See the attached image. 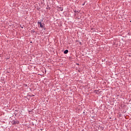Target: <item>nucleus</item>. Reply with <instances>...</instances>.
Wrapping results in <instances>:
<instances>
[{
	"mask_svg": "<svg viewBox=\"0 0 131 131\" xmlns=\"http://www.w3.org/2000/svg\"><path fill=\"white\" fill-rule=\"evenodd\" d=\"M25 86H27V84H25Z\"/></svg>",
	"mask_w": 131,
	"mask_h": 131,
	"instance_id": "nucleus-5",
	"label": "nucleus"
},
{
	"mask_svg": "<svg viewBox=\"0 0 131 131\" xmlns=\"http://www.w3.org/2000/svg\"><path fill=\"white\" fill-rule=\"evenodd\" d=\"M12 124L15 125V124H19V121H12Z\"/></svg>",
	"mask_w": 131,
	"mask_h": 131,
	"instance_id": "nucleus-1",
	"label": "nucleus"
},
{
	"mask_svg": "<svg viewBox=\"0 0 131 131\" xmlns=\"http://www.w3.org/2000/svg\"><path fill=\"white\" fill-rule=\"evenodd\" d=\"M69 51H68V50H66L64 51V54H68V52H69Z\"/></svg>",
	"mask_w": 131,
	"mask_h": 131,
	"instance_id": "nucleus-3",
	"label": "nucleus"
},
{
	"mask_svg": "<svg viewBox=\"0 0 131 131\" xmlns=\"http://www.w3.org/2000/svg\"><path fill=\"white\" fill-rule=\"evenodd\" d=\"M45 24H40V27H41V28H45Z\"/></svg>",
	"mask_w": 131,
	"mask_h": 131,
	"instance_id": "nucleus-2",
	"label": "nucleus"
},
{
	"mask_svg": "<svg viewBox=\"0 0 131 131\" xmlns=\"http://www.w3.org/2000/svg\"><path fill=\"white\" fill-rule=\"evenodd\" d=\"M130 22H131V20H130Z\"/></svg>",
	"mask_w": 131,
	"mask_h": 131,
	"instance_id": "nucleus-7",
	"label": "nucleus"
},
{
	"mask_svg": "<svg viewBox=\"0 0 131 131\" xmlns=\"http://www.w3.org/2000/svg\"><path fill=\"white\" fill-rule=\"evenodd\" d=\"M37 23H38V24H39V25H40V24H41V22H40V21H38Z\"/></svg>",
	"mask_w": 131,
	"mask_h": 131,
	"instance_id": "nucleus-4",
	"label": "nucleus"
},
{
	"mask_svg": "<svg viewBox=\"0 0 131 131\" xmlns=\"http://www.w3.org/2000/svg\"><path fill=\"white\" fill-rule=\"evenodd\" d=\"M61 11H63V9H61Z\"/></svg>",
	"mask_w": 131,
	"mask_h": 131,
	"instance_id": "nucleus-6",
	"label": "nucleus"
}]
</instances>
